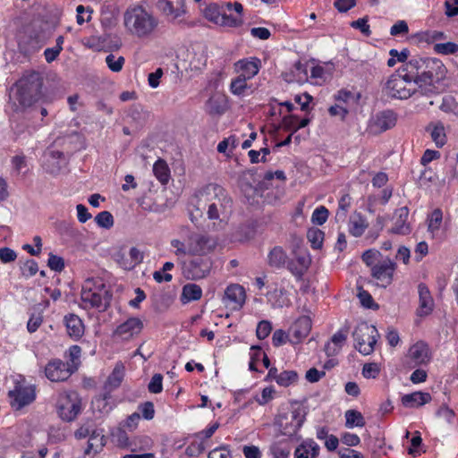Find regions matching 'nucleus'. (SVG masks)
I'll use <instances>...</instances> for the list:
<instances>
[{
    "instance_id": "6e6552de",
    "label": "nucleus",
    "mask_w": 458,
    "mask_h": 458,
    "mask_svg": "<svg viewBox=\"0 0 458 458\" xmlns=\"http://www.w3.org/2000/svg\"><path fill=\"white\" fill-rule=\"evenodd\" d=\"M55 409L59 418L66 422L73 421L81 411V400L75 391L58 394Z\"/></svg>"
},
{
    "instance_id": "1a4fd4ad",
    "label": "nucleus",
    "mask_w": 458,
    "mask_h": 458,
    "mask_svg": "<svg viewBox=\"0 0 458 458\" xmlns=\"http://www.w3.org/2000/svg\"><path fill=\"white\" fill-rule=\"evenodd\" d=\"M356 343L355 348L363 355H369L374 351L378 337L377 328L368 323L358 325L352 334Z\"/></svg>"
},
{
    "instance_id": "f257e3e1",
    "label": "nucleus",
    "mask_w": 458,
    "mask_h": 458,
    "mask_svg": "<svg viewBox=\"0 0 458 458\" xmlns=\"http://www.w3.org/2000/svg\"><path fill=\"white\" fill-rule=\"evenodd\" d=\"M193 209L191 211V219L197 222L204 213L210 220L227 218L233 210V199L227 191L219 184L208 183L199 189L191 199Z\"/></svg>"
},
{
    "instance_id": "5701e85b",
    "label": "nucleus",
    "mask_w": 458,
    "mask_h": 458,
    "mask_svg": "<svg viewBox=\"0 0 458 458\" xmlns=\"http://www.w3.org/2000/svg\"><path fill=\"white\" fill-rule=\"evenodd\" d=\"M245 291L244 288L239 284L229 285L224 296V302L226 305L232 306L233 309L241 308L245 301Z\"/></svg>"
},
{
    "instance_id": "f704fd0d",
    "label": "nucleus",
    "mask_w": 458,
    "mask_h": 458,
    "mask_svg": "<svg viewBox=\"0 0 458 458\" xmlns=\"http://www.w3.org/2000/svg\"><path fill=\"white\" fill-rule=\"evenodd\" d=\"M428 130H430L431 139L437 147L441 148L446 143V135L443 123H437L430 125Z\"/></svg>"
},
{
    "instance_id": "58836bf2",
    "label": "nucleus",
    "mask_w": 458,
    "mask_h": 458,
    "mask_svg": "<svg viewBox=\"0 0 458 458\" xmlns=\"http://www.w3.org/2000/svg\"><path fill=\"white\" fill-rule=\"evenodd\" d=\"M351 198L348 195H344L338 204V209L335 214V219L337 222H344L346 218V213L351 204Z\"/></svg>"
},
{
    "instance_id": "6ab92c4d",
    "label": "nucleus",
    "mask_w": 458,
    "mask_h": 458,
    "mask_svg": "<svg viewBox=\"0 0 458 458\" xmlns=\"http://www.w3.org/2000/svg\"><path fill=\"white\" fill-rule=\"evenodd\" d=\"M157 7L171 20H176L186 13L184 0H159Z\"/></svg>"
},
{
    "instance_id": "0eeeda50",
    "label": "nucleus",
    "mask_w": 458,
    "mask_h": 458,
    "mask_svg": "<svg viewBox=\"0 0 458 458\" xmlns=\"http://www.w3.org/2000/svg\"><path fill=\"white\" fill-rule=\"evenodd\" d=\"M417 90H419L418 85L412 78L408 76V72L403 71V67L390 75L383 87L385 95L397 99H407Z\"/></svg>"
},
{
    "instance_id": "e2e57ef3",
    "label": "nucleus",
    "mask_w": 458,
    "mask_h": 458,
    "mask_svg": "<svg viewBox=\"0 0 458 458\" xmlns=\"http://www.w3.org/2000/svg\"><path fill=\"white\" fill-rule=\"evenodd\" d=\"M270 452L274 458H288L290 450L284 448L278 444H275L271 446Z\"/></svg>"
},
{
    "instance_id": "338daca9",
    "label": "nucleus",
    "mask_w": 458,
    "mask_h": 458,
    "mask_svg": "<svg viewBox=\"0 0 458 458\" xmlns=\"http://www.w3.org/2000/svg\"><path fill=\"white\" fill-rule=\"evenodd\" d=\"M163 76V70L157 68L154 72L148 74V81L151 88L156 89L160 83V79Z\"/></svg>"
},
{
    "instance_id": "c85d7f7f",
    "label": "nucleus",
    "mask_w": 458,
    "mask_h": 458,
    "mask_svg": "<svg viewBox=\"0 0 458 458\" xmlns=\"http://www.w3.org/2000/svg\"><path fill=\"white\" fill-rule=\"evenodd\" d=\"M124 370L125 368L122 362H118L115 364L112 373L107 377V380L106 382L105 387L108 391L115 389L121 385L124 377Z\"/></svg>"
},
{
    "instance_id": "4468645a",
    "label": "nucleus",
    "mask_w": 458,
    "mask_h": 458,
    "mask_svg": "<svg viewBox=\"0 0 458 458\" xmlns=\"http://www.w3.org/2000/svg\"><path fill=\"white\" fill-rule=\"evenodd\" d=\"M216 246V242L210 237L204 235H195L191 237L188 247L189 254L195 256L207 257Z\"/></svg>"
},
{
    "instance_id": "a211bd4d",
    "label": "nucleus",
    "mask_w": 458,
    "mask_h": 458,
    "mask_svg": "<svg viewBox=\"0 0 458 458\" xmlns=\"http://www.w3.org/2000/svg\"><path fill=\"white\" fill-rule=\"evenodd\" d=\"M397 115L392 110H386L376 114L370 128L375 133H381L395 126Z\"/></svg>"
},
{
    "instance_id": "603ef678",
    "label": "nucleus",
    "mask_w": 458,
    "mask_h": 458,
    "mask_svg": "<svg viewBox=\"0 0 458 458\" xmlns=\"http://www.w3.org/2000/svg\"><path fill=\"white\" fill-rule=\"evenodd\" d=\"M163 377L161 374H155L148 386V389L150 393L152 394H159L162 392L163 390Z\"/></svg>"
},
{
    "instance_id": "473e14b6",
    "label": "nucleus",
    "mask_w": 458,
    "mask_h": 458,
    "mask_svg": "<svg viewBox=\"0 0 458 458\" xmlns=\"http://www.w3.org/2000/svg\"><path fill=\"white\" fill-rule=\"evenodd\" d=\"M202 296V289L195 284H187L182 287L181 300L183 303L198 301Z\"/></svg>"
},
{
    "instance_id": "4c0bfd02",
    "label": "nucleus",
    "mask_w": 458,
    "mask_h": 458,
    "mask_svg": "<svg viewBox=\"0 0 458 458\" xmlns=\"http://www.w3.org/2000/svg\"><path fill=\"white\" fill-rule=\"evenodd\" d=\"M307 238L313 249H319L324 240V233L318 228H311L307 233Z\"/></svg>"
},
{
    "instance_id": "6e6d98bb",
    "label": "nucleus",
    "mask_w": 458,
    "mask_h": 458,
    "mask_svg": "<svg viewBox=\"0 0 458 458\" xmlns=\"http://www.w3.org/2000/svg\"><path fill=\"white\" fill-rule=\"evenodd\" d=\"M21 270L22 276H24L25 277L33 276L37 274L38 270V264L33 259L27 260L24 263L23 267H21Z\"/></svg>"
},
{
    "instance_id": "2f4dec72",
    "label": "nucleus",
    "mask_w": 458,
    "mask_h": 458,
    "mask_svg": "<svg viewBox=\"0 0 458 458\" xmlns=\"http://www.w3.org/2000/svg\"><path fill=\"white\" fill-rule=\"evenodd\" d=\"M368 227L366 219L360 214H353L350 217L349 231L355 236H360Z\"/></svg>"
},
{
    "instance_id": "774afa93",
    "label": "nucleus",
    "mask_w": 458,
    "mask_h": 458,
    "mask_svg": "<svg viewBox=\"0 0 458 458\" xmlns=\"http://www.w3.org/2000/svg\"><path fill=\"white\" fill-rule=\"evenodd\" d=\"M245 458H261V452L256 445H245L242 448Z\"/></svg>"
},
{
    "instance_id": "ea45409f",
    "label": "nucleus",
    "mask_w": 458,
    "mask_h": 458,
    "mask_svg": "<svg viewBox=\"0 0 458 458\" xmlns=\"http://www.w3.org/2000/svg\"><path fill=\"white\" fill-rule=\"evenodd\" d=\"M298 375L293 370H284L278 374V377H276V381L278 385L282 386H288L291 384L297 381Z\"/></svg>"
},
{
    "instance_id": "052dcab7",
    "label": "nucleus",
    "mask_w": 458,
    "mask_h": 458,
    "mask_svg": "<svg viewBox=\"0 0 458 458\" xmlns=\"http://www.w3.org/2000/svg\"><path fill=\"white\" fill-rule=\"evenodd\" d=\"M17 255L16 252L7 247L1 248L0 249V260L3 263H10L16 259Z\"/></svg>"
},
{
    "instance_id": "412c9836",
    "label": "nucleus",
    "mask_w": 458,
    "mask_h": 458,
    "mask_svg": "<svg viewBox=\"0 0 458 458\" xmlns=\"http://www.w3.org/2000/svg\"><path fill=\"white\" fill-rule=\"evenodd\" d=\"M311 259L305 251L295 252V256L288 260L287 269L296 277L301 278L310 265Z\"/></svg>"
},
{
    "instance_id": "13d9d810",
    "label": "nucleus",
    "mask_w": 458,
    "mask_h": 458,
    "mask_svg": "<svg viewBox=\"0 0 458 458\" xmlns=\"http://www.w3.org/2000/svg\"><path fill=\"white\" fill-rule=\"evenodd\" d=\"M440 152L437 150L433 149H427L424 151L421 158H420V164L424 166H426L428 164L432 162L433 160H437L440 158Z\"/></svg>"
},
{
    "instance_id": "69168bd1",
    "label": "nucleus",
    "mask_w": 458,
    "mask_h": 458,
    "mask_svg": "<svg viewBox=\"0 0 458 458\" xmlns=\"http://www.w3.org/2000/svg\"><path fill=\"white\" fill-rule=\"evenodd\" d=\"M355 4H356V0H335V4H334L335 7L340 13H345V12L349 11Z\"/></svg>"
},
{
    "instance_id": "5fc2aeb1",
    "label": "nucleus",
    "mask_w": 458,
    "mask_h": 458,
    "mask_svg": "<svg viewBox=\"0 0 458 458\" xmlns=\"http://www.w3.org/2000/svg\"><path fill=\"white\" fill-rule=\"evenodd\" d=\"M47 265L52 270L61 272L64 268V260L59 256L50 254Z\"/></svg>"
},
{
    "instance_id": "9b49d317",
    "label": "nucleus",
    "mask_w": 458,
    "mask_h": 458,
    "mask_svg": "<svg viewBox=\"0 0 458 458\" xmlns=\"http://www.w3.org/2000/svg\"><path fill=\"white\" fill-rule=\"evenodd\" d=\"M396 264L389 258L381 259L371 268V276L377 281V284L386 287L391 284Z\"/></svg>"
},
{
    "instance_id": "e433bc0d",
    "label": "nucleus",
    "mask_w": 458,
    "mask_h": 458,
    "mask_svg": "<svg viewBox=\"0 0 458 458\" xmlns=\"http://www.w3.org/2000/svg\"><path fill=\"white\" fill-rule=\"evenodd\" d=\"M345 426L349 428L353 427H363L365 425V420L362 414L355 410H348L345 412Z\"/></svg>"
},
{
    "instance_id": "c756f323",
    "label": "nucleus",
    "mask_w": 458,
    "mask_h": 458,
    "mask_svg": "<svg viewBox=\"0 0 458 458\" xmlns=\"http://www.w3.org/2000/svg\"><path fill=\"white\" fill-rule=\"evenodd\" d=\"M206 111L210 114H221L225 110V100L221 95H214L209 98L205 105Z\"/></svg>"
},
{
    "instance_id": "de8ad7c7",
    "label": "nucleus",
    "mask_w": 458,
    "mask_h": 458,
    "mask_svg": "<svg viewBox=\"0 0 458 458\" xmlns=\"http://www.w3.org/2000/svg\"><path fill=\"white\" fill-rule=\"evenodd\" d=\"M380 373V366L377 363H366L362 369V375L366 378H376Z\"/></svg>"
},
{
    "instance_id": "20e7f679",
    "label": "nucleus",
    "mask_w": 458,
    "mask_h": 458,
    "mask_svg": "<svg viewBox=\"0 0 458 458\" xmlns=\"http://www.w3.org/2000/svg\"><path fill=\"white\" fill-rule=\"evenodd\" d=\"M111 299L112 293L102 278L89 277L84 281L81 292V305L83 309L106 311L110 306Z\"/></svg>"
},
{
    "instance_id": "f8f14e48",
    "label": "nucleus",
    "mask_w": 458,
    "mask_h": 458,
    "mask_svg": "<svg viewBox=\"0 0 458 458\" xmlns=\"http://www.w3.org/2000/svg\"><path fill=\"white\" fill-rule=\"evenodd\" d=\"M211 267L212 260L209 257L197 256L186 266L185 276L191 280L202 279L209 275Z\"/></svg>"
},
{
    "instance_id": "b1692460",
    "label": "nucleus",
    "mask_w": 458,
    "mask_h": 458,
    "mask_svg": "<svg viewBox=\"0 0 458 458\" xmlns=\"http://www.w3.org/2000/svg\"><path fill=\"white\" fill-rule=\"evenodd\" d=\"M267 261L270 267L281 269L287 267L288 256L281 246H275L268 252Z\"/></svg>"
},
{
    "instance_id": "c03bdc74",
    "label": "nucleus",
    "mask_w": 458,
    "mask_h": 458,
    "mask_svg": "<svg viewBox=\"0 0 458 458\" xmlns=\"http://www.w3.org/2000/svg\"><path fill=\"white\" fill-rule=\"evenodd\" d=\"M363 262L372 268V267L381 260L382 258L381 253L376 250H368L362 254Z\"/></svg>"
},
{
    "instance_id": "864d4df0",
    "label": "nucleus",
    "mask_w": 458,
    "mask_h": 458,
    "mask_svg": "<svg viewBox=\"0 0 458 458\" xmlns=\"http://www.w3.org/2000/svg\"><path fill=\"white\" fill-rule=\"evenodd\" d=\"M290 334L286 333L283 329H277L274 332L272 336V343L274 346L278 347L284 344L287 341H289Z\"/></svg>"
},
{
    "instance_id": "bb28decb",
    "label": "nucleus",
    "mask_w": 458,
    "mask_h": 458,
    "mask_svg": "<svg viewBox=\"0 0 458 458\" xmlns=\"http://www.w3.org/2000/svg\"><path fill=\"white\" fill-rule=\"evenodd\" d=\"M259 59H254L252 61L247 60H240L235 64L236 69L240 73L239 76L243 77L247 80L253 78L259 70Z\"/></svg>"
},
{
    "instance_id": "2eb2a0df",
    "label": "nucleus",
    "mask_w": 458,
    "mask_h": 458,
    "mask_svg": "<svg viewBox=\"0 0 458 458\" xmlns=\"http://www.w3.org/2000/svg\"><path fill=\"white\" fill-rule=\"evenodd\" d=\"M46 377L53 382L66 380L72 373L70 365L60 360H54L45 369Z\"/></svg>"
},
{
    "instance_id": "680f3d73",
    "label": "nucleus",
    "mask_w": 458,
    "mask_h": 458,
    "mask_svg": "<svg viewBox=\"0 0 458 458\" xmlns=\"http://www.w3.org/2000/svg\"><path fill=\"white\" fill-rule=\"evenodd\" d=\"M140 410L141 411V415L145 420H152L155 415V408L154 404L151 402H146L142 405L140 406Z\"/></svg>"
},
{
    "instance_id": "ddd939ff",
    "label": "nucleus",
    "mask_w": 458,
    "mask_h": 458,
    "mask_svg": "<svg viewBox=\"0 0 458 458\" xmlns=\"http://www.w3.org/2000/svg\"><path fill=\"white\" fill-rule=\"evenodd\" d=\"M142 328L143 322L139 318H130L116 327L113 335L122 341H129L138 335Z\"/></svg>"
},
{
    "instance_id": "423d86ee",
    "label": "nucleus",
    "mask_w": 458,
    "mask_h": 458,
    "mask_svg": "<svg viewBox=\"0 0 458 458\" xmlns=\"http://www.w3.org/2000/svg\"><path fill=\"white\" fill-rule=\"evenodd\" d=\"M43 79L38 72L24 74L17 82V100L24 107L39 101L42 97Z\"/></svg>"
},
{
    "instance_id": "a19ab883",
    "label": "nucleus",
    "mask_w": 458,
    "mask_h": 458,
    "mask_svg": "<svg viewBox=\"0 0 458 458\" xmlns=\"http://www.w3.org/2000/svg\"><path fill=\"white\" fill-rule=\"evenodd\" d=\"M129 255L131 262L129 264L121 263V267H123L124 269L133 268L137 264L140 263L143 259V253L136 247L131 248Z\"/></svg>"
},
{
    "instance_id": "c9c22d12",
    "label": "nucleus",
    "mask_w": 458,
    "mask_h": 458,
    "mask_svg": "<svg viewBox=\"0 0 458 458\" xmlns=\"http://www.w3.org/2000/svg\"><path fill=\"white\" fill-rule=\"evenodd\" d=\"M443 222V212L439 208H436L428 217V230L435 235L438 233Z\"/></svg>"
},
{
    "instance_id": "7c9ffc66",
    "label": "nucleus",
    "mask_w": 458,
    "mask_h": 458,
    "mask_svg": "<svg viewBox=\"0 0 458 458\" xmlns=\"http://www.w3.org/2000/svg\"><path fill=\"white\" fill-rule=\"evenodd\" d=\"M105 437L99 431H92V434L89 437V439L88 441V446L85 449V455H89L93 452L94 454H97L100 452L105 445Z\"/></svg>"
},
{
    "instance_id": "49530a36",
    "label": "nucleus",
    "mask_w": 458,
    "mask_h": 458,
    "mask_svg": "<svg viewBox=\"0 0 458 458\" xmlns=\"http://www.w3.org/2000/svg\"><path fill=\"white\" fill-rule=\"evenodd\" d=\"M247 79L238 76L236 79L233 80L231 82V91L234 95H243L245 90L247 89Z\"/></svg>"
},
{
    "instance_id": "39448f33",
    "label": "nucleus",
    "mask_w": 458,
    "mask_h": 458,
    "mask_svg": "<svg viewBox=\"0 0 458 458\" xmlns=\"http://www.w3.org/2000/svg\"><path fill=\"white\" fill-rule=\"evenodd\" d=\"M242 11V4L238 2L221 4L211 3L205 8L204 15L208 21L217 25L236 28L243 23Z\"/></svg>"
},
{
    "instance_id": "cd10ccee",
    "label": "nucleus",
    "mask_w": 458,
    "mask_h": 458,
    "mask_svg": "<svg viewBox=\"0 0 458 458\" xmlns=\"http://www.w3.org/2000/svg\"><path fill=\"white\" fill-rule=\"evenodd\" d=\"M319 446L312 440L304 441L294 453L295 458H316L318 455Z\"/></svg>"
},
{
    "instance_id": "37998d69",
    "label": "nucleus",
    "mask_w": 458,
    "mask_h": 458,
    "mask_svg": "<svg viewBox=\"0 0 458 458\" xmlns=\"http://www.w3.org/2000/svg\"><path fill=\"white\" fill-rule=\"evenodd\" d=\"M124 62L125 60L123 56L116 57L113 54H109L106 57V64H107L108 68L114 72H118L123 69Z\"/></svg>"
},
{
    "instance_id": "79ce46f5",
    "label": "nucleus",
    "mask_w": 458,
    "mask_h": 458,
    "mask_svg": "<svg viewBox=\"0 0 458 458\" xmlns=\"http://www.w3.org/2000/svg\"><path fill=\"white\" fill-rule=\"evenodd\" d=\"M95 221L98 226L106 229H109L114 225V217L109 211L98 213L95 217Z\"/></svg>"
},
{
    "instance_id": "0e129e2a",
    "label": "nucleus",
    "mask_w": 458,
    "mask_h": 458,
    "mask_svg": "<svg viewBox=\"0 0 458 458\" xmlns=\"http://www.w3.org/2000/svg\"><path fill=\"white\" fill-rule=\"evenodd\" d=\"M358 297H359L360 301L363 307L369 308V309L373 307L374 301H373L372 296L370 295V293L369 292L360 289L358 293Z\"/></svg>"
},
{
    "instance_id": "7ed1b4c3",
    "label": "nucleus",
    "mask_w": 458,
    "mask_h": 458,
    "mask_svg": "<svg viewBox=\"0 0 458 458\" xmlns=\"http://www.w3.org/2000/svg\"><path fill=\"white\" fill-rule=\"evenodd\" d=\"M123 24L131 35L139 38H147L155 33L159 21L151 13L137 5L125 11Z\"/></svg>"
},
{
    "instance_id": "393cba45",
    "label": "nucleus",
    "mask_w": 458,
    "mask_h": 458,
    "mask_svg": "<svg viewBox=\"0 0 458 458\" xmlns=\"http://www.w3.org/2000/svg\"><path fill=\"white\" fill-rule=\"evenodd\" d=\"M67 334L74 338L79 339L84 333V326L79 316L75 314L66 315L64 318Z\"/></svg>"
},
{
    "instance_id": "8fccbe9b",
    "label": "nucleus",
    "mask_w": 458,
    "mask_h": 458,
    "mask_svg": "<svg viewBox=\"0 0 458 458\" xmlns=\"http://www.w3.org/2000/svg\"><path fill=\"white\" fill-rule=\"evenodd\" d=\"M328 217V210L321 206L316 208L312 214L311 220L314 224L322 225Z\"/></svg>"
},
{
    "instance_id": "a18cd8bd",
    "label": "nucleus",
    "mask_w": 458,
    "mask_h": 458,
    "mask_svg": "<svg viewBox=\"0 0 458 458\" xmlns=\"http://www.w3.org/2000/svg\"><path fill=\"white\" fill-rule=\"evenodd\" d=\"M440 108L445 113H452L458 115V102L451 96L443 98Z\"/></svg>"
},
{
    "instance_id": "4be33fe9",
    "label": "nucleus",
    "mask_w": 458,
    "mask_h": 458,
    "mask_svg": "<svg viewBox=\"0 0 458 458\" xmlns=\"http://www.w3.org/2000/svg\"><path fill=\"white\" fill-rule=\"evenodd\" d=\"M419 293V308L417 310V315L420 317H425L429 315L434 309V300L431 293L425 284H420L418 285Z\"/></svg>"
},
{
    "instance_id": "bf43d9fd",
    "label": "nucleus",
    "mask_w": 458,
    "mask_h": 458,
    "mask_svg": "<svg viewBox=\"0 0 458 458\" xmlns=\"http://www.w3.org/2000/svg\"><path fill=\"white\" fill-rule=\"evenodd\" d=\"M11 162L14 170L18 174L27 167L26 157L23 154L13 157Z\"/></svg>"
},
{
    "instance_id": "dca6fc26",
    "label": "nucleus",
    "mask_w": 458,
    "mask_h": 458,
    "mask_svg": "<svg viewBox=\"0 0 458 458\" xmlns=\"http://www.w3.org/2000/svg\"><path fill=\"white\" fill-rule=\"evenodd\" d=\"M311 330V319L307 316L299 318L289 328V342L293 344L301 343Z\"/></svg>"
},
{
    "instance_id": "3c124183",
    "label": "nucleus",
    "mask_w": 458,
    "mask_h": 458,
    "mask_svg": "<svg viewBox=\"0 0 458 458\" xmlns=\"http://www.w3.org/2000/svg\"><path fill=\"white\" fill-rule=\"evenodd\" d=\"M272 330V325L268 320H262L258 324L256 329V335L259 339L263 340L267 338Z\"/></svg>"
},
{
    "instance_id": "9d476101",
    "label": "nucleus",
    "mask_w": 458,
    "mask_h": 458,
    "mask_svg": "<svg viewBox=\"0 0 458 458\" xmlns=\"http://www.w3.org/2000/svg\"><path fill=\"white\" fill-rule=\"evenodd\" d=\"M10 403L14 410H21L30 404L36 398L35 387L30 385L16 384L9 392Z\"/></svg>"
},
{
    "instance_id": "09e8293b",
    "label": "nucleus",
    "mask_w": 458,
    "mask_h": 458,
    "mask_svg": "<svg viewBox=\"0 0 458 458\" xmlns=\"http://www.w3.org/2000/svg\"><path fill=\"white\" fill-rule=\"evenodd\" d=\"M435 50L443 55H451L458 52V45L454 42L439 43L435 45Z\"/></svg>"
},
{
    "instance_id": "4d7b16f0",
    "label": "nucleus",
    "mask_w": 458,
    "mask_h": 458,
    "mask_svg": "<svg viewBox=\"0 0 458 458\" xmlns=\"http://www.w3.org/2000/svg\"><path fill=\"white\" fill-rule=\"evenodd\" d=\"M368 17H363L360 19H358L357 21H353L351 23V26L354 29L360 30L361 33H363L366 36H369L370 34V29L369 25L368 24Z\"/></svg>"
},
{
    "instance_id": "f3484780",
    "label": "nucleus",
    "mask_w": 458,
    "mask_h": 458,
    "mask_svg": "<svg viewBox=\"0 0 458 458\" xmlns=\"http://www.w3.org/2000/svg\"><path fill=\"white\" fill-rule=\"evenodd\" d=\"M409 209L407 207H402L395 210L392 217V227L390 232L395 234L407 235L411 232V227L408 222Z\"/></svg>"
},
{
    "instance_id": "aec40b11",
    "label": "nucleus",
    "mask_w": 458,
    "mask_h": 458,
    "mask_svg": "<svg viewBox=\"0 0 458 458\" xmlns=\"http://www.w3.org/2000/svg\"><path fill=\"white\" fill-rule=\"evenodd\" d=\"M407 357L411 360L413 367L427 364L431 360L429 347L424 342H417L410 347Z\"/></svg>"
},
{
    "instance_id": "f03ea898",
    "label": "nucleus",
    "mask_w": 458,
    "mask_h": 458,
    "mask_svg": "<svg viewBox=\"0 0 458 458\" xmlns=\"http://www.w3.org/2000/svg\"><path fill=\"white\" fill-rule=\"evenodd\" d=\"M403 71L408 72L422 95L436 93V83L444 79L446 72L444 64L431 57H413L403 65Z\"/></svg>"
},
{
    "instance_id": "a878e982",
    "label": "nucleus",
    "mask_w": 458,
    "mask_h": 458,
    "mask_svg": "<svg viewBox=\"0 0 458 458\" xmlns=\"http://www.w3.org/2000/svg\"><path fill=\"white\" fill-rule=\"evenodd\" d=\"M431 401V395L428 393L414 392L404 394L402 397V403L407 408H418Z\"/></svg>"
},
{
    "instance_id": "72a5a7b5",
    "label": "nucleus",
    "mask_w": 458,
    "mask_h": 458,
    "mask_svg": "<svg viewBox=\"0 0 458 458\" xmlns=\"http://www.w3.org/2000/svg\"><path fill=\"white\" fill-rule=\"evenodd\" d=\"M153 173L157 179L162 183L168 182L170 178V170L166 162L163 159H158L153 165Z\"/></svg>"
}]
</instances>
